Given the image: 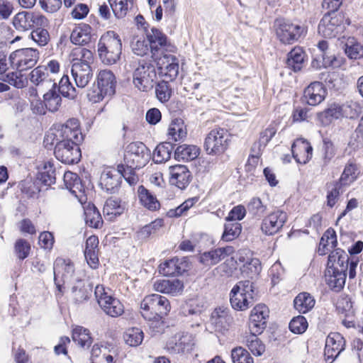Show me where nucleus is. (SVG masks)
Returning a JSON list of instances; mask_svg holds the SVG:
<instances>
[{"mask_svg":"<svg viewBox=\"0 0 363 363\" xmlns=\"http://www.w3.org/2000/svg\"><path fill=\"white\" fill-rule=\"evenodd\" d=\"M121 52L122 43L116 33L110 30L101 36L97 44V52L104 64L111 65L116 63Z\"/></svg>","mask_w":363,"mask_h":363,"instance_id":"1","label":"nucleus"},{"mask_svg":"<svg viewBox=\"0 0 363 363\" xmlns=\"http://www.w3.org/2000/svg\"><path fill=\"white\" fill-rule=\"evenodd\" d=\"M141 314L149 321L160 322L171 309L169 300L160 294L146 296L140 303Z\"/></svg>","mask_w":363,"mask_h":363,"instance_id":"2","label":"nucleus"},{"mask_svg":"<svg viewBox=\"0 0 363 363\" xmlns=\"http://www.w3.org/2000/svg\"><path fill=\"white\" fill-rule=\"evenodd\" d=\"M55 140L82 142L83 135L81 132L79 120L74 118H69L65 123L58 125L55 132L45 135L44 143L46 146L48 144L54 145Z\"/></svg>","mask_w":363,"mask_h":363,"instance_id":"3","label":"nucleus"},{"mask_svg":"<svg viewBox=\"0 0 363 363\" xmlns=\"http://www.w3.org/2000/svg\"><path fill=\"white\" fill-rule=\"evenodd\" d=\"M253 296L252 282L249 280L239 281L230 291V304L235 310L245 311L252 305Z\"/></svg>","mask_w":363,"mask_h":363,"instance_id":"4","label":"nucleus"},{"mask_svg":"<svg viewBox=\"0 0 363 363\" xmlns=\"http://www.w3.org/2000/svg\"><path fill=\"white\" fill-rule=\"evenodd\" d=\"M150 158V150L143 143L133 142L127 146L124 160L130 170L143 168Z\"/></svg>","mask_w":363,"mask_h":363,"instance_id":"5","label":"nucleus"},{"mask_svg":"<svg viewBox=\"0 0 363 363\" xmlns=\"http://www.w3.org/2000/svg\"><path fill=\"white\" fill-rule=\"evenodd\" d=\"M230 134L224 128H214L206 135L204 149L208 155H220L227 149L230 141Z\"/></svg>","mask_w":363,"mask_h":363,"instance_id":"6","label":"nucleus"},{"mask_svg":"<svg viewBox=\"0 0 363 363\" xmlns=\"http://www.w3.org/2000/svg\"><path fill=\"white\" fill-rule=\"evenodd\" d=\"M157 79V72L150 62L140 63L133 74V82L140 91H148L152 89Z\"/></svg>","mask_w":363,"mask_h":363,"instance_id":"7","label":"nucleus"},{"mask_svg":"<svg viewBox=\"0 0 363 363\" xmlns=\"http://www.w3.org/2000/svg\"><path fill=\"white\" fill-rule=\"evenodd\" d=\"M274 27L277 38L284 44H293L306 33L304 26L285 19L276 20Z\"/></svg>","mask_w":363,"mask_h":363,"instance_id":"8","label":"nucleus"},{"mask_svg":"<svg viewBox=\"0 0 363 363\" xmlns=\"http://www.w3.org/2000/svg\"><path fill=\"white\" fill-rule=\"evenodd\" d=\"M80 143L68 141L67 140H55L54 154L55 157L65 164L77 163L82 156L79 148Z\"/></svg>","mask_w":363,"mask_h":363,"instance_id":"9","label":"nucleus"},{"mask_svg":"<svg viewBox=\"0 0 363 363\" xmlns=\"http://www.w3.org/2000/svg\"><path fill=\"white\" fill-rule=\"evenodd\" d=\"M94 294L102 310L108 315L119 317L124 313V306L119 299L111 296L103 285H97Z\"/></svg>","mask_w":363,"mask_h":363,"instance_id":"10","label":"nucleus"},{"mask_svg":"<svg viewBox=\"0 0 363 363\" xmlns=\"http://www.w3.org/2000/svg\"><path fill=\"white\" fill-rule=\"evenodd\" d=\"M146 36L152 57L155 60L165 52H174L175 47L168 41L166 35L160 29L152 27L150 30H147Z\"/></svg>","mask_w":363,"mask_h":363,"instance_id":"11","label":"nucleus"},{"mask_svg":"<svg viewBox=\"0 0 363 363\" xmlns=\"http://www.w3.org/2000/svg\"><path fill=\"white\" fill-rule=\"evenodd\" d=\"M14 28L25 32L35 26H47L48 20L42 14L30 11H21L15 15L13 18Z\"/></svg>","mask_w":363,"mask_h":363,"instance_id":"12","label":"nucleus"},{"mask_svg":"<svg viewBox=\"0 0 363 363\" xmlns=\"http://www.w3.org/2000/svg\"><path fill=\"white\" fill-rule=\"evenodd\" d=\"M193 335L188 333L176 334L167 342L164 349L171 354H186L194 348Z\"/></svg>","mask_w":363,"mask_h":363,"instance_id":"13","label":"nucleus"},{"mask_svg":"<svg viewBox=\"0 0 363 363\" xmlns=\"http://www.w3.org/2000/svg\"><path fill=\"white\" fill-rule=\"evenodd\" d=\"M10 57L13 67L23 72L36 65L39 59V52L34 48H23L13 52Z\"/></svg>","mask_w":363,"mask_h":363,"instance_id":"14","label":"nucleus"},{"mask_svg":"<svg viewBox=\"0 0 363 363\" xmlns=\"http://www.w3.org/2000/svg\"><path fill=\"white\" fill-rule=\"evenodd\" d=\"M343 18L340 14L328 13L318 25V33L325 38H335L342 30Z\"/></svg>","mask_w":363,"mask_h":363,"instance_id":"15","label":"nucleus"},{"mask_svg":"<svg viewBox=\"0 0 363 363\" xmlns=\"http://www.w3.org/2000/svg\"><path fill=\"white\" fill-rule=\"evenodd\" d=\"M156 60H158L159 74L162 80L174 81L179 74V60L174 55L164 53L159 55Z\"/></svg>","mask_w":363,"mask_h":363,"instance_id":"16","label":"nucleus"},{"mask_svg":"<svg viewBox=\"0 0 363 363\" xmlns=\"http://www.w3.org/2000/svg\"><path fill=\"white\" fill-rule=\"evenodd\" d=\"M124 170V165H118L117 169L106 168L101 174L99 186L102 189L109 194L116 193L121 182V171Z\"/></svg>","mask_w":363,"mask_h":363,"instance_id":"17","label":"nucleus"},{"mask_svg":"<svg viewBox=\"0 0 363 363\" xmlns=\"http://www.w3.org/2000/svg\"><path fill=\"white\" fill-rule=\"evenodd\" d=\"M269 308L264 304H258L251 311L249 320L250 334H261L267 326Z\"/></svg>","mask_w":363,"mask_h":363,"instance_id":"18","label":"nucleus"},{"mask_svg":"<svg viewBox=\"0 0 363 363\" xmlns=\"http://www.w3.org/2000/svg\"><path fill=\"white\" fill-rule=\"evenodd\" d=\"M345 340L343 336L338 333H330L326 340L324 350V356L327 362L333 363L345 350Z\"/></svg>","mask_w":363,"mask_h":363,"instance_id":"19","label":"nucleus"},{"mask_svg":"<svg viewBox=\"0 0 363 363\" xmlns=\"http://www.w3.org/2000/svg\"><path fill=\"white\" fill-rule=\"evenodd\" d=\"M29 76L31 83L42 91L57 87L55 79L51 77V74H49L45 65H39L35 67L31 71Z\"/></svg>","mask_w":363,"mask_h":363,"instance_id":"20","label":"nucleus"},{"mask_svg":"<svg viewBox=\"0 0 363 363\" xmlns=\"http://www.w3.org/2000/svg\"><path fill=\"white\" fill-rule=\"evenodd\" d=\"M286 220V213L277 210L263 219L261 229L266 235H274L283 227Z\"/></svg>","mask_w":363,"mask_h":363,"instance_id":"21","label":"nucleus"},{"mask_svg":"<svg viewBox=\"0 0 363 363\" xmlns=\"http://www.w3.org/2000/svg\"><path fill=\"white\" fill-rule=\"evenodd\" d=\"M169 183L180 189H185L191 179V174L185 165L177 164L170 166Z\"/></svg>","mask_w":363,"mask_h":363,"instance_id":"22","label":"nucleus"},{"mask_svg":"<svg viewBox=\"0 0 363 363\" xmlns=\"http://www.w3.org/2000/svg\"><path fill=\"white\" fill-rule=\"evenodd\" d=\"M327 94L326 89L322 82H311L304 90L303 98L307 104L317 106L325 98Z\"/></svg>","mask_w":363,"mask_h":363,"instance_id":"23","label":"nucleus"},{"mask_svg":"<svg viewBox=\"0 0 363 363\" xmlns=\"http://www.w3.org/2000/svg\"><path fill=\"white\" fill-rule=\"evenodd\" d=\"M187 267L188 263L185 257H174L160 264L159 272L166 277L178 276L186 272Z\"/></svg>","mask_w":363,"mask_h":363,"instance_id":"24","label":"nucleus"},{"mask_svg":"<svg viewBox=\"0 0 363 363\" xmlns=\"http://www.w3.org/2000/svg\"><path fill=\"white\" fill-rule=\"evenodd\" d=\"M71 74L77 86L82 89L89 84L93 77L91 66L86 63L72 62Z\"/></svg>","mask_w":363,"mask_h":363,"instance_id":"25","label":"nucleus"},{"mask_svg":"<svg viewBox=\"0 0 363 363\" xmlns=\"http://www.w3.org/2000/svg\"><path fill=\"white\" fill-rule=\"evenodd\" d=\"M291 152L297 163L306 164L312 157L313 148L306 140L298 138L294 142Z\"/></svg>","mask_w":363,"mask_h":363,"instance_id":"26","label":"nucleus"},{"mask_svg":"<svg viewBox=\"0 0 363 363\" xmlns=\"http://www.w3.org/2000/svg\"><path fill=\"white\" fill-rule=\"evenodd\" d=\"M233 320V318L230 313V310L226 307H218L211 313V323L218 331L227 330Z\"/></svg>","mask_w":363,"mask_h":363,"instance_id":"27","label":"nucleus"},{"mask_svg":"<svg viewBox=\"0 0 363 363\" xmlns=\"http://www.w3.org/2000/svg\"><path fill=\"white\" fill-rule=\"evenodd\" d=\"M233 252L234 249L231 246L218 247L201 254L199 261L206 266H213L224 259L227 256L233 254Z\"/></svg>","mask_w":363,"mask_h":363,"instance_id":"28","label":"nucleus"},{"mask_svg":"<svg viewBox=\"0 0 363 363\" xmlns=\"http://www.w3.org/2000/svg\"><path fill=\"white\" fill-rule=\"evenodd\" d=\"M349 257L342 250L337 248L328 256L327 269L334 271L337 269L340 273L346 274L348 269Z\"/></svg>","mask_w":363,"mask_h":363,"instance_id":"29","label":"nucleus"},{"mask_svg":"<svg viewBox=\"0 0 363 363\" xmlns=\"http://www.w3.org/2000/svg\"><path fill=\"white\" fill-rule=\"evenodd\" d=\"M74 272V265L69 260L62 258H57L54 262L53 272L54 280L56 281L60 277L63 281L69 280Z\"/></svg>","mask_w":363,"mask_h":363,"instance_id":"30","label":"nucleus"},{"mask_svg":"<svg viewBox=\"0 0 363 363\" xmlns=\"http://www.w3.org/2000/svg\"><path fill=\"white\" fill-rule=\"evenodd\" d=\"M138 197L140 204L151 211H155L160 208V203L148 189L140 185L138 188Z\"/></svg>","mask_w":363,"mask_h":363,"instance_id":"31","label":"nucleus"},{"mask_svg":"<svg viewBox=\"0 0 363 363\" xmlns=\"http://www.w3.org/2000/svg\"><path fill=\"white\" fill-rule=\"evenodd\" d=\"M97 84L106 94H108V96L115 94L116 80L111 71L107 69L100 71L97 76Z\"/></svg>","mask_w":363,"mask_h":363,"instance_id":"32","label":"nucleus"},{"mask_svg":"<svg viewBox=\"0 0 363 363\" xmlns=\"http://www.w3.org/2000/svg\"><path fill=\"white\" fill-rule=\"evenodd\" d=\"M92 286L87 281L77 280L72 288V297L75 303H81L88 300L91 295Z\"/></svg>","mask_w":363,"mask_h":363,"instance_id":"33","label":"nucleus"},{"mask_svg":"<svg viewBox=\"0 0 363 363\" xmlns=\"http://www.w3.org/2000/svg\"><path fill=\"white\" fill-rule=\"evenodd\" d=\"M156 291L173 296L180 294L184 289L183 282L179 279L162 280L154 284Z\"/></svg>","mask_w":363,"mask_h":363,"instance_id":"34","label":"nucleus"},{"mask_svg":"<svg viewBox=\"0 0 363 363\" xmlns=\"http://www.w3.org/2000/svg\"><path fill=\"white\" fill-rule=\"evenodd\" d=\"M125 209V203L117 198L111 197L106 200L104 206L103 212L106 217L110 220L121 216Z\"/></svg>","mask_w":363,"mask_h":363,"instance_id":"35","label":"nucleus"},{"mask_svg":"<svg viewBox=\"0 0 363 363\" xmlns=\"http://www.w3.org/2000/svg\"><path fill=\"white\" fill-rule=\"evenodd\" d=\"M91 28L89 25H79L72 30L70 35V40L75 45H86L91 41Z\"/></svg>","mask_w":363,"mask_h":363,"instance_id":"36","label":"nucleus"},{"mask_svg":"<svg viewBox=\"0 0 363 363\" xmlns=\"http://www.w3.org/2000/svg\"><path fill=\"white\" fill-rule=\"evenodd\" d=\"M187 135V130L184 121L174 118L169 125L167 135L169 140L175 142L183 140Z\"/></svg>","mask_w":363,"mask_h":363,"instance_id":"37","label":"nucleus"},{"mask_svg":"<svg viewBox=\"0 0 363 363\" xmlns=\"http://www.w3.org/2000/svg\"><path fill=\"white\" fill-rule=\"evenodd\" d=\"M305 59V52L301 47H295L287 55L286 65L294 72L300 71Z\"/></svg>","mask_w":363,"mask_h":363,"instance_id":"38","label":"nucleus"},{"mask_svg":"<svg viewBox=\"0 0 363 363\" xmlns=\"http://www.w3.org/2000/svg\"><path fill=\"white\" fill-rule=\"evenodd\" d=\"M199 155V149L195 145H182L174 151V157L177 160L191 161L196 159Z\"/></svg>","mask_w":363,"mask_h":363,"instance_id":"39","label":"nucleus"},{"mask_svg":"<svg viewBox=\"0 0 363 363\" xmlns=\"http://www.w3.org/2000/svg\"><path fill=\"white\" fill-rule=\"evenodd\" d=\"M325 280L328 285L336 291H340L345 284L346 274L340 273L337 269L334 271L326 269Z\"/></svg>","mask_w":363,"mask_h":363,"instance_id":"40","label":"nucleus"},{"mask_svg":"<svg viewBox=\"0 0 363 363\" xmlns=\"http://www.w3.org/2000/svg\"><path fill=\"white\" fill-rule=\"evenodd\" d=\"M294 305L300 313H306L313 308L315 300L308 293L303 292L295 298Z\"/></svg>","mask_w":363,"mask_h":363,"instance_id":"41","label":"nucleus"},{"mask_svg":"<svg viewBox=\"0 0 363 363\" xmlns=\"http://www.w3.org/2000/svg\"><path fill=\"white\" fill-rule=\"evenodd\" d=\"M174 146L171 143L159 144L153 152V161L157 164L163 163L170 159Z\"/></svg>","mask_w":363,"mask_h":363,"instance_id":"42","label":"nucleus"},{"mask_svg":"<svg viewBox=\"0 0 363 363\" xmlns=\"http://www.w3.org/2000/svg\"><path fill=\"white\" fill-rule=\"evenodd\" d=\"M43 95V103L46 109L50 112H55L61 106L62 98L57 92L56 88H50Z\"/></svg>","mask_w":363,"mask_h":363,"instance_id":"43","label":"nucleus"},{"mask_svg":"<svg viewBox=\"0 0 363 363\" xmlns=\"http://www.w3.org/2000/svg\"><path fill=\"white\" fill-rule=\"evenodd\" d=\"M37 179L44 185L50 186L55 182V169L53 164L48 162L39 169Z\"/></svg>","mask_w":363,"mask_h":363,"instance_id":"44","label":"nucleus"},{"mask_svg":"<svg viewBox=\"0 0 363 363\" xmlns=\"http://www.w3.org/2000/svg\"><path fill=\"white\" fill-rule=\"evenodd\" d=\"M72 340L80 347H89L92 343L89 330L82 326H77L72 330Z\"/></svg>","mask_w":363,"mask_h":363,"instance_id":"45","label":"nucleus"},{"mask_svg":"<svg viewBox=\"0 0 363 363\" xmlns=\"http://www.w3.org/2000/svg\"><path fill=\"white\" fill-rule=\"evenodd\" d=\"M358 173L357 164L352 161H349L337 182L342 186L350 185L357 179Z\"/></svg>","mask_w":363,"mask_h":363,"instance_id":"46","label":"nucleus"},{"mask_svg":"<svg viewBox=\"0 0 363 363\" xmlns=\"http://www.w3.org/2000/svg\"><path fill=\"white\" fill-rule=\"evenodd\" d=\"M63 179L66 188L76 197H78L77 191L81 192L83 188L79 176L76 173L67 171L64 174Z\"/></svg>","mask_w":363,"mask_h":363,"instance_id":"47","label":"nucleus"},{"mask_svg":"<svg viewBox=\"0 0 363 363\" xmlns=\"http://www.w3.org/2000/svg\"><path fill=\"white\" fill-rule=\"evenodd\" d=\"M241 231L242 226L239 222L226 221L221 238L223 241H232L240 235Z\"/></svg>","mask_w":363,"mask_h":363,"instance_id":"48","label":"nucleus"},{"mask_svg":"<svg viewBox=\"0 0 363 363\" xmlns=\"http://www.w3.org/2000/svg\"><path fill=\"white\" fill-rule=\"evenodd\" d=\"M345 52L350 59L362 58L363 46L354 38H349L345 45Z\"/></svg>","mask_w":363,"mask_h":363,"instance_id":"49","label":"nucleus"},{"mask_svg":"<svg viewBox=\"0 0 363 363\" xmlns=\"http://www.w3.org/2000/svg\"><path fill=\"white\" fill-rule=\"evenodd\" d=\"M72 54L74 57L72 61L73 63H86L91 66V64L94 62L93 52L85 48H77L72 50Z\"/></svg>","mask_w":363,"mask_h":363,"instance_id":"50","label":"nucleus"},{"mask_svg":"<svg viewBox=\"0 0 363 363\" xmlns=\"http://www.w3.org/2000/svg\"><path fill=\"white\" fill-rule=\"evenodd\" d=\"M84 220L90 227L99 228L102 225L101 216L94 206H88L84 209Z\"/></svg>","mask_w":363,"mask_h":363,"instance_id":"51","label":"nucleus"},{"mask_svg":"<svg viewBox=\"0 0 363 363\" xmlns=\"http://www.w3.org/2000/svg\"><path fill=\"white\" fill-rule=\"evenodd\" d=\"M123 337L126 344L131 347H137L142 343L144 333L139 328H131L125 331Z\"/></svg>","mask_w":363,"mask_h":363,"instance_id":"52","label":"nucleus"},{"mask_svg":"<svg viewBox=\"0 0 363 363\" xmlns=\"http://www.w3.org/2000/svg\"><path fill=\"white\" fill-rule=\"evenodd\" d=\"M30 33L31 39L39 46L46 45L50 40V35L45 26H35Z\"/></svg>","mask_w":363,"mask_h":363,"instance_id":"53","label":"nucleus"},{"mask_svg":"<svg viewBox=\"0 0 363 363\" xmlns=\"http://www.w3.org/2000/svg\"><path fill=\"white\" fill-rule=\"evenodd\" d=\"M342 105L336 103L331 104L321 113L320 116L325 118L326 123H331L333 120L343 117Z\"/></svg>","mask_w":363,"mask_h":363,"instance_id":"54","label":"nucleus"},{"mask_svg":"<svg viewBox=\"0 0 363 363\" xmlns=\"http://www.w3.org/2000/svg\"><path fill=\"white\" fill-rule=\"evenodd\" d=\"M343 117L356 118L362 113V106L357 101H350L342 104Z\"/></svg>","mask_w":363,"mask_h":363,"instance_id":"55","label":"nucleus"},{"mask_svg":"<svg viewBox=\"0 0 363 363\" xmlns=\"http://www.w3.org/2000/svg\"><path fill=\"white\" fill-rule=\"evenodd\" d=\"M258 334H251L247 338V346L255 356H261L265 351V346L257 337Z\"/></svg>","mask_w":363,"mask_h":363,"instance_id":"56","label":"nucleus"},{"mask_svg":"<svg viewBox=\"0 0 363 363\" xmlns=\"http://www.w3.org/2000/svg\"><path fill=\"white\" fill-rule=\"evenodd\" d=\"M155 94L160 102L168 101L172 96V88L169 85L168 81L162 80L157 83L155 87Z\"/></svg>","mask_w":363,"mask_h":363,"instance_id":"57","label":"nucleus"},{"mask_svg":"<svg viewBox=\"0 0 363 363\" xmlns=\"http://www.w3.org/2000/svg\"><path fill=\"white\" fill-rule=\"evenodd\" d=\"M58 91L65 97L74 99L77 96L75 88L69 81L67 75H64L60 80Z\"/></svg>","mask_w":363,"mask_h":363,"instance_id":"58","label":"nucleus"},{"mask_svg":"<svg viewBox=\"0 0 363 363\" xmlns=\"http://www.w3.org/2000/svg\"><path fill=\"white\" fill-rule=\"evenodd\" d=\"M30 245L25 239H18L14 245V253L19 260L27 258L30 254Z\"/></svg>","mask_w":363,"mask_h":363,"instance_id":"59","label":"nucleus"},{"mask_svg":"<svg viewBox=\"0 0 363 363\" xmlns=\"http://www.w3.org/2000/svg\"><path fill=\"white\" fill-rule=\"evenodd\" d=\"M197 200L198 199L196 198H191L186 200L177 208L169 210L167 212V216L169 218H178L182 216L195 204Z\"/></svg>","mask_w":363,"mask_h":363,"instance_id":"60","label":"nucleus"},{"mask_svg":"<svg viewBox=\"0 0 363 363\" xmlns=\"http://www.w3.org/2000/svg\"><path fill=\"white\" fill-rule=\"evenodd\" d=\"M231 358L233 363H254L250 353L241 347L234 348L231 351Z\"/></svg>","mask_w":363,"mask_h":363,"instance_id":"61","label":"nucleus"},{"mask_svg":"<svg viewBox=\"0 0 363 363\" xmlns=\"http://www.w3.org/2000/svg\"><path fill=\"white\" fill-rule=\"evenodd\" d=\"M4 81L18 89L23 88L26 84V77L20 71L6 74Z\"/></svg>","mask_w":363,"mask_h":363,"instance_id":"62","label":"nucleus"},{"mask_svg":"<svg viewBox=\"0 0 363 363\" xmlns=\"http://www.w3.org/2000/svg\"><path fill=\"white\" fill-rule=\"evenodd\" d=\"M322 151V167H325L329 164L332 159L335 155V149L333 143L328 139H324Z\"/></svg>","mask_w":363,"mask_h":363,"instance_id":"63","label":"nucleus"},{"mask_svg":"<svg viewBox=\"0 0 363 363\" xmlns=\"http://www.w3.org/2000/svg\"><path fill=\"white\" fill-rule=\"evenodd\" d=\"M164 225V220L162 218L155 219L148 225H145L139 232L142 238H147L152 234L157 232Z\"/></svg>","mask_w":363,"mask_h":363,"instance_id":"64","label":"nucleus"}]
</instances>
